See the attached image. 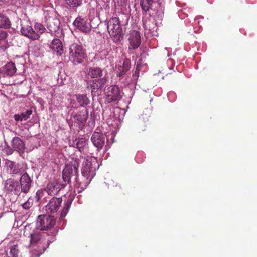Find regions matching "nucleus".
Wrapping results in <instances>:
<instances>
[{
  "instance_id": "obj_2",
  "label": "nucleus",
  "mask_w": 257,
  "mask_h": 257,
  "mask_svg": "<svg viewBox=\"0 0 257 257\" xmlns=\"http://www.w3.org/2000/svg\"><path fill=\"white\" fill-rule=\"evenodd\" d=\"M60 191L59 185L55 181L50 182L46 187L44 189L38 190L36 193V200L40 202V204H44L49 199L48 196H45L44 192H46L48 196H53L56 195Z\"/></svg>"
},
{
  "instance_id": "obj_30",
  "label": "nucleus",
  "mask_w": 257,
  "mask_h": 257,
  "mask_svg": "<svg viewBox=\"0 0 257 257\" xmlns=\"http://www.w3.org/2000/svg\"><path fill=\"white\" fill-rule=\"evenodd\" d=\"M66 4L71 8H76L82 3V0H65Z\"/></svg>"
},
{
  "instance_id": "obj_39",
  "label": "nucleus",
  "mask_w": 257,
  "mask_h": 257,
  "mask_svg": "<svg viewBox=\"0 0 257 257\" xmlns=\"http://www.w3.org/2000/svg\"><path fill=\"white\" fill-rule=\"evenodd\" d=\"M110 49H105L102 50L100 52L101 56L103 58H105L107 56L109 55L110 52Z\"/></svg>"
},
{
  "instance_id": "obj_32",
  "label": "nucleus",
  "mask_w": 257,
  "mask_h": 257,
  "mask_svg": "<svg viewBox=\"0 0 257 257\" xmlns=\"http://www.w3.org/2000/svg\"><path fill=\"white\" fill-rule=\"evenodd\" d=\"M71 202L70 201H67L63 208V209L62 210L61 214H60V218L62 219L64 218L66 215H67L68 210L70 207Z\"/></svg>"
},
{
  "instance_id": "obj_43",
  "label": "nucleus",
  "mask_w": 257,
  "mask_h": 257,
  "mask_svg": "<svg viewBox=\"0 0 257 257\" xmlns=\"http://www.w3.org/2000/svg\"><path fill=\"white\" fill-rule=\"evenodd\" d=\"M5 78L6 77L4 75L3 71L1 67H0V82H3Z\"/></svg>"
},
{
  "instance_id": "obj_10",
  "label": "nucleus",
  "mask_w": 257,
  "mask_h": 257,
  "mask_svg": "<svg viewBox=\"0 0 257 257\" xmlns=\"http://www.w3.org/2000/svg\"><path fill=\"white\" fill-rule=\"evenodd\" d=\"M19 183L21 193L26 194L29 192L32 186L33 181L28 174L25 172L21 176Z\"/></svg>"
},
{
  "instance_id": "obj_8",
  "label": "nucleus",
  "mask_w": 257,
  "mask_h": 257,
  "mask_svg": "<svg viewBox=\"0 0 257 257\" xmlns=\"http://www.w3.org/2000/svg\"><path fill=\"white\" fill-rule=\"evenodd\" d=\"M4 190L7 194L11 195L19 196L21 193L19 181L11 178L5 181Z\"/></svg>"
},
{
  "instance_id": "obj_35",
  "label": "nucleus",
  "mask_w": 257,
  "mask_h": 257,
  "mask_svg": "<svg viewBox=\"0 0 257 257\" xmlns=\"http://www.w3.org/2000/svg\"><path fill=\"white\" fill-rule=\"evenodd\" d=\"M35 29L38 32L41 34L44 33L46 30L45 28L42 24L38 23L35 24Z\"/></svg>"
},
{
  "instance_id": "obj_42",
  "label": "nucleus",
  "mask_w": 257,
  "mask_h": 257,
  "mask_svg": "<svg viewBox=\"0 0 257 257\" xmlns=\"http://www.w3.org/2000/svg\"><path fill=\"white\" fill-rule=\"evenodd\" d=\"M15 120L16 121H22L23 119H22V116L21 114H15L14 116Z\"/></svg>"
},
{
  "instance_id": "obj_13",
  "label": "nucleus",
  "mask_w": 257,
  "mask_h": 257,
  "mask_svg": "<svg viewBox=\"0 0 257 257\" xmlns=\"http://www.w3.org/2000/svg\"><path fill=\"white\" fill-rule=\"evenodd\" d=\"M48 203L45 206V210L48 213H54L59 210L62 199V198H57L53 197L51 199H49Z\"/></svg>"
},
{
  "instance_id": "obj_31",
  "label": "nucleus",
  "mask_w": 257,
  "mask_h": 257,
  "mask_svg": "<svg viewBox=\"0 0 257 257\" xmlns=\"http://www.w3.org/2000/svg\"><path fill=\"white\" fill-rule=\"evenodd\" d=\"M75 141L76 142V148H78L80 151H82L86 144V141L85 139L83 138H78V139H76Z\"/></svg>"
},
{
  "instance_id": "obj_16",
  "label": "nucleus",
  "mask_w": 257,
  "mask_h": 257,
  "mask_svg": "<svg viewBox=\"0 0 257 257\" xmlns=\"http://www.w3.org/2000/svg\"><path fill=\"white\" fill-rule=\"evenodd\" d=\"M105 137L102 133L94 132L91 138L93 145L98 150L101 149L105 143Z\"/></svg>"
},
{
  "instance_id": "obj_11",
  "label": "nucleus",
  "mask_w": 257,
  "mask_h": 257,
  "mask_svg": "<svg viewBox=\"0 0 257 257\" xmlns=\"http://www.w3.org/2000/svg\"><path fill=\"white\" fill-rule=\"evenodd\" d=\"M28 22L21 23V33L32 40H38L40 35L33 30L31 25L29 24Z\"/></svg>"
},
{
  "instance_id": "obj_21",
  "label": "nucleus",
  "mask_w": 257,
  "mask_h": 257,
  "mask_svg": "<svg viewBox=\"0 0 257 257\" xmlns=\"http://www.w3.org/2000/svg\"><path fill=\"white\" fill-rule=\"evenodd\" d=\"M88 117V112L87 109H83L74 116V122L79 125H83L86 122Z\"/></svg>"
},
{
  "instance_id": "obj_29",
  "label": "nucleus",
  "mask_w": 257,
  "mask_h": 257,
  "mask_svg": "<svg viewBox=\"0 0 257 257\" xmlns=\"http://www.w3.org/2000/svg\"><path fill=\"white\" fill-rule=\"evenodd\" d=\"M76 99L81 106L85 107L90 103L88 97L85 94L76 95Z\"/></svg>"
},
{
  "instance_id": "obj_33",
  "label": "nucleus",
  "mask_w": 257,
  "mask_h": 257,
  "mask_svg": "<svg viewBox=\"0 0 257 257\" xmlns=\"http://www.w3.org/2000/svg\"><path fill=\"white\" fill-rule=\"evenodd\" d=\"M33 198L32 197H29L27 201L22 205V206L23 209L28 210L33 206Z\"/></svg>"
},
{
  "instance_id": "obj_14",
  "label": "nucleus",
  "mask_w": 257,
  "mask_h": 257,
  "mask_svg": "<svg viewBox=\"0 0 257 257\" xmlns=\"http://www.w3.org/2000/svg\"><path fill=\"white\" fill-rule=\"evenodd\" d=\"M131 66V62L129 59L125 58L122 63L120 62L116 67L117 76L121 77L126 74L127 72L130 69Z\"/></svg>"
},
{
  "instance_id": "obj_12",
  "label": "nucleus",
  "mask_w": 257,
  "mask_h": 257,
  "mask_svg": "<svg viewBox=\"0 0 257 257\" xmlns=\"http://www.w3.org/2000/svg\"><path fill=\"white\" fill-rule=\"evenodd\" d=\"M5 167L7 173L13 177L21 175L22 173V169L20 167V165L15 162L6 160Z\"/></svg>"
},
{
  "instance_id": "obj_27",
  "label": "nucleus",
  "mask_w": 257,
  "mask_h": 257,
  "mask_svg": "<svg viewBox=\"0 0 257 257\" xmlns=\"http://www.w3.org/2000/svg\"><path fill=\"white\" fill-rule=\"evenodd\" d=\"M11 27L10 19L6 15L0 13V28L9 29Z\"/></svg>"
},
{
  "instance_id": "obj_22",
  "label": "nucleus",
  "mask_w": 257,
  "mask_h": 257,
  "mask_svg": "<svg viewBox=\"0 0 257 257\" xmlns=\"http://www.w3.org/2000/svg\"><path fill=\"white\" fill-rule=\"evenodd\" d=\"M5 77H11L16 72L15 64L12 62H9L1 67Z\"/></svg>"
},
{
  "instance_id": "obj_38",
  "label": "nucleus",
  "mask_w": 257,
  "mask_h": 257,
  "mask_svg": "<svg viewBox=\"0 0 257 257\" xmlns=\"http://www.w3.org/2000/svg\"><path fill=\"white\" fill-rule=\"evenodd\" d=\"M8 36L7 31L0 30V41L5 40Z\"/></svg>"
},
{
  "instance_id": "obj_26",
  "label": "nucleus",
  "mask_w": 257,
  "mask_h": 257,
  "mask_svg": "<svg viewBox=\"0 0 257 257\" xmlns=\"http://www.w3.org/2000/svg\"><path fill=\"white\" fill-rule=\"evenodd\" d=\"M155 3L154 0H141L140 5L143 11L147 13L153 9Z\"/></svg>"
},
{
  "instance_id": "obj_9",
  "label": "nucleus",
  "mask_w": 257,
  "mask_h": 257,
  "mask_svg": "<svg viewBox=\"0 0 257 257\" xmlns=\"http://www.w3.org/2000/svg\"><path fill=\"white\" fill-rule=\"evenodd\" d=\"M121 98L119 88L116 85H111L108 87L106 92L105 100L109 103L118 101Z\"/></svg>"
},
{
  "instance_id": "obj_18",
  "label": "nucleus",
  "mask_w": 257,
  "mask_h": 257,
  "mask_svg": "<svg viewBox=\"0 0 257 257\" xmlns=\"http://www.w3.org/2000/svg\"><path fill=\"white\" fill-rule=\"evenodd\" d=\"M128 41L129 48L135 49L139 47L141 42L140 33L137 31H133L130 34Z\"/></svg>"
},
{
  "instance_id": "obj_6",
  "label": "nucleus",
  "mask_w": 257,
  "mask_h": 257,
  "mask_svg": "<svg viewBox=\"0 0 257 257\" xmlns=\"http://www.w3.org/2000/svg\"><path fill=\"white\" fill-rule=\"evenodd\" d=\"M56 223L54 216L39 215L36 222V228L41 231L48 230L53 228Z\"/></svg>"
},
{
  "instance_id": "obj_5",
  "label": "nucleus",
  "mask_w": 257,
  "mask_h": 257,
  "mask_svg": "<svg viewBox=\"0 0 257 257\" xmlns=\"http://www.w3.org/2000/svg\"><path fill=\"white\" fill-rule=\"evenodd\" d=\"M79 166V159H75L73 161L71 162L70 164L65 165L62 171V178L65 182L69 183L71 178L77 176Z\"/></svg>"
},
{
  "instance_id": "obj_20",
  "label": "nucleus",
  "mask_w": 257,
  "mask_h": 257,
  "mask_svg": "<svg viewBox=\"0 0 257 257\" xmlns=\"http://www.w3.org/2000/svg\"><path fill=\"white\" fill-rule=\"evenodd\" d=\"M47 27L51 32H56L59 28L60 21L56 17H49L46 18Z\"/></svg>"
},
{
  "instance_id": "obj_4",
  "label": "nucleus",
  "mask_w": 257,
  "mask_h": 257,
  "mask_svg": "<svg viewBox=\"0 0 257 257\" xmlns=\"http://www.w3.org/2000/svg\"><path fill=\"white\" fill-rule=\"evenodd\" d=\"M99 164L95 157H87L82 163L81 174L93 178L96 175V170Z\"/></svg>"
},
{
  "instance_id": "obj_1",
  "label": "nucleus",
  "mask_w": 257,
  "mask_h": 257,
  "mask_svg": "<svg viewBox=\"0 0 257 257\" xmlns=\"http://www.w3.org/2000/svg\"><path fill=\"white\" fill-rule=\"evenodd\" d=\"M45 233L41 232V230L37 228L36 230H31L29 226H25L24 231V236L30 238V245L42 244V251H45L48 246V241L45 244L44 238Z\"/></svg>"
},
{
  "instance_id": "obj_28",
  "label": "nucleus",
  "mask_w": 257,
  "mask_h": 257,
  "mask_svg": "<svg viewBox=\"0 0 257 257\" xmlns=\"http://www.w3.org/2000/svg\"><path fill=\"white\" fill-rule=\"evenodd\" d=\"M151 10L152 11V15L159 16L164 13V6L162 5L161 3L155 2L154 7Z\"/></svg>"
},
{
  "instance_id": "obj_40",
  "label": "nucleus",
  "mask_w": 257,
  "mask_h": 257,
  "mask_svg": "<svg viewBox=\"0 0 257 257\" xmlns=\"http://www.w3.org/2000/svg\"><path fill=\"white\" fill-rule=\"evenodd\" d=\"M121 189L122 187H121L120 185H118L116 184L115 186V187L113 188V192L117 193H123V192L121 191Z\"/></svg>"
},
{
  "instance_id": "obj_23",
  "label": "nucleus",
  "mask_w": 257,
  "mask_h": 257,
  "mask_svg": "<svg viewBox=\"0 0 257 257\" xmlns=\"http://www.w3.org/2000/svg\"><path fill=\"white\" fill-rule=\"evenodd\" d=\"M12 145L13 148L19 152L23 153L25 149V144L19 137H15L12 141Z\"/></svg>"
},
{
  "instance_id": "obj_25",
  "label": "nucleus",
  "mask_w": 257,
  "mask_h": 257,
  "mask_svg": "<svg viewBox=\"0 0 257 257\" xmlns=\"http://www.w3.org/2000/svg\"><path fill=\"white\" fill-rule=\"evenodd\" d=\"M87 74L91 78H102L103 70L99 67H91L88 68Z\"/></svg>"
},
{
  "instance_id": "obj_17",
  "label": "nucleus",
  "mask_w": 257,
  "mask_h": 257,
  "mask_svg": "<svg viewBox=\"0 0 257 257\" xmlns=\"http://www.w3.org/2000/svg\"><path fill=\"white\" fill-rule=\"evenodd\" d=\"M75 179L76 181V186L83 190L89 184L92 179V178L89 177L87 175L81 174L80 176L77 175Z\"/></svg>"
},
{
  "instance_id": "obj_37",
  "label": "nucleus",
  "mask_w": 257,
  "mask_h": 257,
  "mask_svg": "<svg viewBox=\"0 0 257 257\" xmlns=\"http://www.w3.org/2000/svg\"><path fill=\"white\" fill-rule=\"evenodd\" d=\"M140 71V67L138 65L136 66V70L133 73L132 78L134 80H137L139 76V73Z\"/></svg>"
},
{
  "instance_id": "obj_44",
  "label": "nucleus",
  "mask_w": 257,
  "mask_h": 257,
  "mask_svg": "<svg viewBox=\"0 0 257 257\" xmlns=\"http://www.w3.org/2000/svg\"><path fill=\"white\" fill-rule=\"evenodd\" d=\"M5 1H6V0H0V4H1V3H3V2H4Z\"/></svg>"
},
{
  "instance_id": "obj_15",
  "label": "nucleus",
  "mask_w": 257,
  "mask_h": 257,
  "mask_svg": "<svg viewBox=\"0 0 257 257\" xmlns=\"http://www.w3.org/2000/svg\"><path fill=\"white\" fill-rule=\"evenodd\" d=\"M73 24L84 33H87L91 31L90 24L86 22L85 18L81 17H77L74 20Z\"/></svg>"
},
{
  "instance_id": "obj_41",
  "label": "nucleus",
  "mask_w": 257,
  "mask_h": 257,
  "mask_svg": "<svg viewBox=\"0 0 257 257\" xmlns=\"http://www.w3.org/2000/svg\"><path fill=\"white\" fill-rule=\"evenodd\" d=\"M4 151L8 155L12 154L13 152V149L9 146L5 148Z\"/></svg>"
},
{
  "instance_id": "obj_7",
  "label": "nucleus",
  "mask_w": 257,
  "mask_h": 257,
  "mask_svg": "<svg viewBox=\"0 0 257 257\" xmlns=\"http://www.w3.org/2000/svg\"><path fill=\"white\" fill-rule=\"evenodd\" d=\"M70 58L75 64L83 62L84 58V52L82 47L77 44H72L70 48Z\"/></svg>"
},
{
  "instance_id": "obj_3",
  "label": "nucleus",
  "mask_w": 257,
  "mask_h": 257,
  "mask_svg": "<svg viewBox=\"0 0 257 257\" xmlns=\"http://www.w3.org/2000/svg\"><path fill=\"white\" fill-rule=\"evenodd\" d=\"M107 29L110 37L115 43L120 42L122 31L118 18L113 17L107 23Z\"/></svg>"
},
{
  "instance_id": "obj_34",
  "label": "nucleus",
  "mask_w": 257,
  "mask_h": 257,
  "mask_svg": "<svg viewBox=\"0 0 257 257\" xmlns=\"http://www.w3.org/2000/svg\"><path fill=\"white\" fill-rule=\"evenodd\" d=\"M10 253L13 257H18L19 253L18 246L16 245L12 246L10 248Z\"/></svg>"
},
{
  "instance_id": "obj_19",
  "label": "nucleus",
  "mask_w": 257,
  "mask_h": 257,
  "mask_svg": "<svg viewBox=\"0 0 257 257\" xmlns=\"http://www.w3.org/2000/svg\"><path fill=\"white\" fill-rule=\"evenodd\" d=\"M107 79L104 77L98 79L93 80L90 85L92 95H96L97 91L103 87Z\"/></svg>"
},
{
  "instance_id": "obj_36",
  "label": "nucleus",
  "mask_w": 257,
  "mask_h": 257,
  "mask_svg": "<svg viewBox=\"0 0 257 257\" xmlns=\"http://www.w3.org/2000/svg\"><path fill=\"white\" fill-rule=\"evenodd\" d=\"M32 114V111L31 110H28L25 112L21 113V115L22 116V119L23 120H26L28 118H30L31 115Z\"/></svg>"
},
{
  "instance_id": "obj_24",
  "label": "nucleus",
  "mask_w": 257,
  "mask_h": 257,
  "mask_svg": "<svg viewBox=\"0 0 257 257\" xmlns=\"http://www.w3.org/2000/svg\"><path fill=\"white\" fill-rule=\"evenodd\" d=\"M50 48L56 52L57 55L60 56L63 53L62 42L59 39H54L50 44Z\"/></svg>"
}]
</instances>
